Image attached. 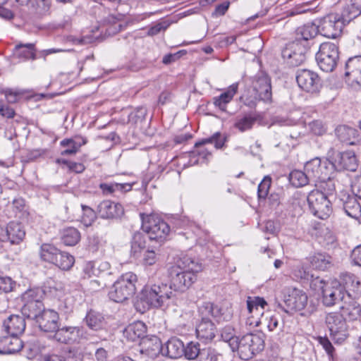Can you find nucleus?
I'll use <instances>...</instances> for the list:
<instances>
[{
	"mask_svg": "<svg viewBox=\"0 0 361 361\" xmlns=\"http://www.w3.org/2000/svg\"><path fill=\"white\" fill-rule=\"evenodd\" d=\"M97 213L102 219H113L121 217L124 213V209L119 203L111 200H104L98 204Z\"/></svg>",
	"mask_w": 361,
	"mask_h": 361,
	"instance_id": "nucleus-20",
	"label": "nucleus"
},
{
	"mask_svg": "<svg viewBox=\"0 0 361 361\" xmlns=\"http://www.w3.org/2000/svg\"><path fill=\"white\" fill-rule=\"evenodd\" d=\"M308 298L305 292L299 288L288 287L283 290V305L278 302L276 307L287 314L302 310L307 305Z\"/></svg>",
	"mask_w": 361,
	"mask_h": 361,
	"instance_id": "nucleus-6",
	"label": "nucleus"
},
{
	"mask_svg": "<svg viewBox=\"0 0 361 361\" xmlns=\"http://www.w3.org/2000/svg\"><path fill=\"white\" fill-rule=\"evenodd\" d=\"M173 296V292L166 283L146 285L135 302L136 309L145 312L150 307H160Z\"/></svg>",
	"mask_w": 361,
	"mask_h": 361,
	"instance_id": "nucleus-3",
	"label": "nucleus"
},
{
	"mask_svg": "<svg viewBox=\"0 0 361 361\" xmlns=\"http://www.w3.org/2000/svg\"><path fill=\"white\" fill-rule=\"evenodd\" d=\"M271 178L266 176L263 178L257 188V195L259 200H265L268 195L271 185Z\"/></svg>",
	"mask_w": 361,
	"mask_h": 361,
	"instance_id": "nucleus-53",
	"label": "nucleus"
},
{
	"mask_svg": "<svg viewBox=\"0 0 361 361\" xmlns=\"http://www.w3.org/2000/svg\"><path fill=\"white\" fill-rule=\"evenodd\" d=\"M3 93L5 94L7 101L9 103H15L18 101V97L23 94L20 91H13L11 89H6L3 90Z\"/></svg>",
	"mask_w": 361,
	"mask_h": 361,
	"instance_id": "nucleus-63",
	"label": "nucleus"
},
{
	"mask_svg": "<svg viewBox=\"0 0 361 361\" xmlns=\"http://www.w3.org/2000/svg\"><path fill=\"white\" fill-rule=\"evenodd\" d=\"M325 322L332 339L338 343L343 342L348 336V327L345 319L338 312H329Z\"/></svg>",
	"mask_w": 361,
	"mask_h": 361,
	"instance_id": "nucleus-11",
	"label": "nucleus"
},
{
	"mask_svg": "<svg viewBox=\"0 0 361 361\" xmlns=\"http://www.w3.org/2000/svg\"><path fill=\"white\" fill-rule=\"evenodd\" d=\"M142 228L150 240L162 242L169 235L171 228L161 217L154 214H140Z\"/></svg>",
	"mask_w": 361,
	"mask_h": 361,
	"instance_id": "nucleus-8",
	"label": "nucleus"
},
{
	"mask_svg": "<svg viewBox=\"0 0 361 361\" xmlns=\"http://www.w3.org/2000/svg\"><path fill=\"white\" fill-rule=\"evenodd\" d=\"M43 261L55 264L63 270H68V255L50 244H43L40 249Z\"/></svg>",
	"mask_w": 361,
	"mask_h": 361,
	"instance_id": "nucleus-14",
	"label": "nucleus"
},
{
	"mask_svg": "<svg viewBox=\"0 0 361 361\" xmlns=\"http://www.w3.org/2000/svg\"><path fill=\"white\" fill-rule=\"evenodd\" d=\"M310 129L312 132L317 135H322L326 132V128L323 123L319 121H314L310 124Z\"/></svg>",
	"mask_w": 361,
	"mask_h": 361,
	"instance_id": "nucleus-62",
	"label": "nucleus"
},
{
	"mask_svg": "<svg viewBox=\"0 0 361 361\" xmlns=\"http://www.w3.org/2000/svg\"><path fill=\"white\" fill-rule=\"evenodd\" d=\"M310 180V176L306 172L300 170H294L289 175V181L295 188L303 187L307 185Z\"/></svg>",
	"mask_w": 361,
	"mask_h": 361,
	"instance_id": "nucleus-40",
	"label": "nucleus"
},
{
	"mask_svg": "<svg viewBox=\"0 0 361 361\" xmlns=\"http://www.w3.org/2000/svg\"><path fill=\"white\" fill-rule=\"evenodd\" d=\"M226 140V136L217 132L210 137L202 139V140L197 142L195 147H198L206 144L214 143L216 149H221L224 146Z\"/></svg>",
	"mask_w": 361,
	"mask_h": 361,
	"instance_id": "nucleus-45",
	"label": "nucleus"
},
{
	"mask_svg": "<svg viewBox=\"0 0 361 361\" xmlns=\"http://www.w3.org/2000/svg\"><path fill=\"white\" fill-rule=\"evenodd\" d=\"M42 302H37V303H25L22 307L21 312L23 315L30 319L36 321L42 312L44 310Z\"/></svg>",
	"mask_w": 361,
	"mask_h": 361,
	"instance_id": "nucleus-35",
	"label": "nucleus"
},
{
	"mask_svg": "<svg viewBox=\"0 0 361 361\" xmlns=\"http://www.w3.org/2000/svg\"><path fill=\"white\" fill-rule=\"evenodd\" d=\"M335 133L338 139L346 145H354L357 143V131L353 128L345 125L338 126L335 130Z\"/></svg>",
	"mask_w": 361,
	"mask_h": 361,
	"instance_id": "nucleus-31",
	"label": "nucleus"
},
{
	"mask_svg": "<svg viewBox=\"0 0 361 361\" xmlns=\"http://www.w3.org/2000/svg\"><path fill=\"white\" fill-rule=\"evenodd\" d=\"M25 232L20 224L11 221L6 227H0V240L18 244L24 238Z\"/></svg>",
	"mask_w": 361,
	"mask_h": 361,
	"instance_id": "nucleus-17",
	"label": "nucleus"
},
{
	"mask_svg": "<svg viewBox=\"0 0 361 361\" xmlns=\"http://www.w3.org/2000/svg\"><path fill=\"white\" fill-rule=\"evenodd\" d=\"M327 164L328 161L326 160L322 161L320 158L315 157L305 164V171L307 175L310 176V180L314 181L325 180Z\"/></svg>",
	"mask_w": 361,
	"mask_h": 361,
	"instance_id": "nucleus-21",
	"label": "nucleus"
},
{
	"mask_svg": "<svg viewBox=\"0 0 361 361\" xmlns=\"http://www.w3.org/2000/svg\"><path fill=\"white\" fill-rule=\"evenodd\" d=\"M140 353L147 356L154 358L160 353H162V344L157 336L146 338L140 342Z\"/></svg>",
	"mask_w": 361,
	"mask_h": 361,
	"instance_id": "nucleus-29",
	"label": "nucleus"
},
{
	"mask_svg": "<svg viewBox=\"0 0 361 361\" xmlns=\"http://www.w3.org/2000/svg\"><path fill=\"white\" fill-rule=\"evenodd\" d=\"M200 322L196 325L197 337L202 341H212L217 333V328L211 317L217 322L229 321L233 317L231 308L220 307L211 302H203L198 306Z\"/></svg>",
	"mask_w": 361,
	"mask_h": 361,
	"instance_id": "nucleus-1",
	"label": "nucleus"
},
{
	"mask_svg": "<svg viewBox=\"0 0 361 361\" xmlns=\"http://www.w3.org/2000/svg\"><path fill=\"white\" fill-rule=\"evenodd\" d=\"M345 319V321H354L361 317V307L359 304L355 302L346 303L341 306L338 311Z\"/></svg>",
	"mask_w": 361,
	"mask_h": 361,
	"instance_id": "nucleus-36",
	"label": "nucleus"
},
{
	"mask_svg": "<svg viewBox=\"0 0 361 361\" xmlns=\"http://www.w3.org/2000/svg\"><path fill=\"white\" fill-rule=\"evenodd\" d=\"M99 188L105 195H110L116 190L130 191L132 189V185L129 183H101Z\"/></svg>",
	"mask_w": 361,
	"mask_h": 361,
	"instance_id": "nucleus-44",
	"label": "nucleus"
},
{
	"mask_svg": "<svg viewBox=\"0 0 361 361\" xmlns=\"http://www.w3.org/2000/svg\"><path fill=\"white\" fill-rule=\"evenodd\" d=\"M252 92L244 93L240 97L245 105L253 108L259 101L264 103L272 102L271 78L267 74L260 72L252 77Z\"/></svg>",
	"mask_w": 361,
	"mask_h": 361,
	"instance_id": "nucleus-4",
	"label": "nucleus"
},
{
	"mask_svg": "<svg viewBox=\"0 0 361 361\" xmlns=\"http://www.w3.org/2000/svg\"><path fill=\"white\" fill-rule=\"evenodd\" d=\"M143 260L147 265H152L155 264L157 260V250L147 249L144 254Z\"/></svg>",
	"mask_w": 361,
	"mask_h": 361,
	"instance_id": "nucleus-59",
	"label": "nucleus"
},
{
	"mask_svg": "<svg viewBox=\"0 0 361 361\" xmlns=\"http://www.w3.org/2000/svg\"><path fill=\"white\" fill-rule=\"evenodd\" d=\"M44 295V290L40 288H35L28 289L21 296L24 304L25 303H37V302H42V300Z\"/></svg>",
	"mask_w": 361,
	"mask_h": 361,
	"instance_id": "nucleus-42",
	"label": "nucleus"
},
{
	"mask_svg": "<svg viewBox=\"0 0 361 361\" xmlns=\"http://www.w3.org/2000/svg\"><path fill=\"white\" fill-rule=\"evenodd\" d=\"M345 76L352 85L361 86V56L350 57L345 63Z\"/></svg>",
	"mask_w": 361,
	"mask_h": 361,
	"instance_id": "nucleus-18",
	"label": "nucleus"
},
{
	"mask_svg": "<svg viewBox=\"0 0 361 361\" xmlns=\"http://www.w3.org/2000/svg\"><path fill=\"white\" fill-rule=\"evenodd\" d=\"M341 201L343 202V209L350 217L361 222V205L355 196L343 195Z\"/></svg>",
	"mask_w": 361,
	"mask_h": 361,
	"instance_id": "nucleus-26",
	"label": "nucleus"
},
{
	"mask_svg": "<svg viewBox=\"0 0 361 361\" xmlns=\"http://www.w3.org/2000/svg\"><path fill=\"white\" fill-rule=\"evenodd\" d=\"M238 87V83H233L229 86L226 92L221 94L219 97H214V104L221 111H225L226 104L233 99V96L237 92Z\"/></svg>",
	"mask_w": 361,
	"mask_h": 361,
	"instance_id": "nucleus-34",
	"label": "nucleus"
},
{
	"mask_svg": "<svg viewBox=\"0 0 361 361\" xmlns=\"http://www.w3.org/2000/svg\"><path fill=\"white\" fill-rule=\"evenodd\" d=\"M185 345L178 338L173 336L162 345V355L171 359L183 356Z\"/></svg>",
	"mask_w": 361,
	"mask_h": 361,
	"instance_id": "nucleus-23",
	"label": "nucleus"
},
{
	"mask_svg": "<svg viewBox=\"0 0 361 361\" xmlns=\"http://www.w3.org/2000/svg\"><path fill=\"white\" fill-rule=\"evenodd\" d=\"M317 27L322 35L335 39L341 35L344 25L338 17V13H329L322 18Z\"/></svg>",
	"mask_w": 361,
	"mask_h": 361,
	"instance_id": "nucleus-12",
	"label": "nucleus"
},
{
	"mask_svg": "<svg viewBox=\"0 0 361 361\" xmlns=\"http://www.w3.org/2000/svg\"><path fill=\"white\" fill-rule=\"evenodd\" d=\"M173 21L169 20H164L150 27L147 31L149 36H154L162 31H165L171 24Z\"/></svg>",
	"mask_w": 361,
	"mask_h": 361,
	"instance_id": "nucleus-52",
	"label": "nucleus"
},
{
	"mask_svg": "<svg viewBox=\"0 0 361 361\" xmlns=\"http://www.w3.org/2000/svg\"><path fill=\"white\" fill-rule=\"evenodd\" d=\"M338 47L331 42L322 43L316 54V61L320 69L331 72L337 66L339 58Z\"/></svg>",
	"mask_w": 361,
	"mask_h": 361,
	"instance_id": "nucleus-10",
	"label": "nucleus"
},
{
	"mask_svg": "<svg viewBox=\"0 0 361 361\" xmlns=\"http://www.w3.org/2000/svg\"><path fill=\"white\" fill-rule=\"evenodd\" d=\"M307 202L312 213L321 219H326L332 213V205L329 197L319 190H314L307 196Z\"/></svg>",
	"mask_w": 361,
	"mask_h": 361,
	"instance_id": "nucleus-9",
	"label": "nucleus"
},
{
	"mask_svg": "<svg viewBox=\"0 0 361 361\" xmlns=\"http://www.w3.org/2000/svg\"><path fill=\"white\" fill-rule=\"evenodd\" d=\"M126 333L128 338L133 341H135L137 339H141L142 341L147 338L146 336L147 326L145 323L140 321L129 325L126 329Z\"/></svg>",
	"mask_w": 361,
	"mask_h": 361,
	"instance_id": "nucleus-33",
	"label": "nucleus"
},
{
	"mask_svg": "<svg viewBox=\"0 0 361 361\" xmlns=\"http://www.w3.org/2000/svg\"><path fill=\"white\" fill-rule=\"evenodd\" d=\"M132 249L137 252L138 250L142 249L145 247V241L144 237L140 233H135L133 235L131 242Z\"/></svg>",
	"mask_w": 361,
	"mask_h": 361,
	"instance_id": "nucleus-56",
	"label": "nucleus"
},
{
	"mask_svg": "<svg viewBox=\"0 0 361 361\" xmlns=\"http://www.w3.org/2000/svg\"><path fill=\"white\" fill-rule=\"evenodd\" d=\"M309 48L293 40L288 43L281 51V56L288 65L298 66L306 59L305 55Z\"/></svg>",
	"mask_w": 361,
	"mask_h": 361,
	"instance_id": "nucleus-13",
	"label": "nucleus"
},
{
	"mask_svg": "<svg viewBox=\"0 0 361 361\" xmlns=\"http://www.w3.org/2000/svg\"><path fill=\"white\" fill-rule=\"evenodd\" d=\"M219 354L212 348H202L197 361H217Z\"/></svg>",
	"mask_w": 361,
	"mask_h": 361,
	"instance_id": "nucleus-50",
	"label": "nucleus"
},
{
	"mask_svg": "<svg viewBox=\"0 0 361 361\" xmlns=\"http://www.w3.org/2000/svg\"><path fill=\"white\" fill-rule=\"evenodd\" d=\"M307 259L311 267L317 270L325 271L331 265V257L325 252H314Z\"/></svg>",
	"mask_w": 361,
	"mask_h": 361,
	"instance_id": "nucleus-30",
	"label": "nucleus"
},
{
	"mask_svg": "<svg viewBox=\"0 0 361 361\" xmlns=\"http://www.w3.org/2000/svg\"><path fill=\"white\" fill-rule=\"evenodd\" d=\"M99 35H86L81 37H76L69 35V42L73 44L85 45L94 42L99 39Z\"/></svg>",
	"mask_w": 361,
	"mask_h": 361,
	"instance_id": "nucleus-54",
	"label": "nucleus"
},
{
	"mask_svg": "<svg viewBox=\"0 0 361 361\" xmlns=\"http://www.w3.org/2000/svg\"><path fill=\"white\" fill-rule=\"evenodd\" d=\"M331 164L338 171L348 170L355 171L358 166L357 157L352 151L338 153Z\"/></svg>",
	"mask_w": 361,
	"mask_h": 361,
	"instance_id": "nucleus-19",
	"label": "nucleus"
},
{
	"mask_svg": "<svg viewBox=\"0 0 361 361\" xmlns=\"http://www.w3.org/2000/svg\"><path fill=\"white\" fill-rule=\"evenodd\" d=\"M137 276L133 272L123 274L113 284L109 292L110 300L123 302L131 298L136 293Z\"/></svg>",
	"mask_w": 361,
	"mask_h": 361,
	"instance_id": "nucleus-5",
	"label": "nucleus"
},
{
	"mask_svg": "<svg viewBox=\"0 0 361 361\" xmlns=\"http://www.w3.org/2000/svg\"><path fill=\"white\" fill-rule=\"evenodd\" d=\"M266 305H267V302L263 298L248 297L247 299V307L250 313L252 312L254 310H257L259 307L264 310Z\"/></svg>",
	"mask_w": 361,
	"mask_h": 361,
	"instance_id": "nucleus-48",
	"label": "nucleus"
},
{
	"mask_svg": "<svg viewBox=\"0 0 361 361\" xmlns=\"http://www.w3.org/2000/svg\"><path fill=\"white\" fill-rule=\"evenodd\" d=\"M322 302L326 307H331L345 299L344 289L338 281H331L330 285L321 286Z\"/></svg>",
	"mask_w": 361,
	"mask_h": 361,
	"instance_id": "nucleus-16",
	"label": "nucleus"
},
{
	"mask_svg": "<svg viewBox=\"0 0 361 361\" xmlns=\"http://www.w3.org/2000/svg\"><path fill=\"white\" fill-rule=\"evenodd\" d=\"M360 14V8L355 4H350L343 7L341 13H338V17H340L345 26Z\"/></svg>",
	"mask_w": 361,
	"mask_h": 361,
	"instance_id": "nucleus-37",
	"label": "nucleus"
},
{
	"mask_svg": "<svg viewBox=\"0 0 361 361\" xmlns=\"http://www.w3.org/2000/svg\"><path fill=\"white\" fill-rule=\"evenodd\" d=\"M59 314L52 310H44L35 321L44 332H53L59 328Z\"/></svg>",
	"mask_w": 361,
	"mask_h": 361,
	"instance_id": "nucleus-22",
	"label": "nucleus"
},
{
	"mask_svg": "<svg viewBox=\"0 0 361 361\" xmlns=\"http://www.w3.org/2000/svg\"><path fill=\"white\" fill-rule=\"evenodd\" d=\"M256 117L251 114H245L242 117H238L235 121L234 127L240 132L250 130L256 122Z\"/></svg>",
	"mask_w": 361,
	"mask_h": 361,
	"instance_id": "nucleus-38",
	"label": "nucleus"
},
{
	"mask_svg": "<svg viewBox=\"0 0 361 361\" xmlns=\"http://www.w3.org/2000/svg\"><path fill=\"white\" fill-rule=\"evenodd\" d=\"M319 32L318 27L314 23H307L297 28L295 41L310 49L309 41L317 36Z\"/></svg>",
	"mask_w": 361,
	"mask_h": 361,
	"instance_id": "nucleus-27",
	"label": "nucleus"
},
{
	"mask_svg": "<svg viewBox=\"0 0 361 361\" xmlns=\"http://www.w3.org/2000/svg\"><path fill=\"white\" fill-rule=\"evenodd\" d=\"M202 269V265L188 255L180 257L169 269L171 290L184 292L196 281V273Z\"/></svg>",
	"mask_w": 361,
	"mask_h": 361,
	"instance_id": "nucleus-2",
	"label": "nucleus"
},
{
	"mask_svg": "<svg viewBox=\"0 0 361 361\" xmlns=\"http://www.w3.org/2000/svg\"><path fill=\"white\" fill-rule=\"evenodd\" d=\"M146 116L147 109L143 106L137 107L128 114V122L132 123L142 122L145 119Z\"/></svg>",
	"mask_w": 361,
	"mask_h": 361,
	"instance_id": "nucleus-49",
	"label": "nucleus"
},
{
	"mask_svg": "<svg viewBox=\"0 0 361 361\" xmlns=\"http://www.w3.org/2000/svg\"><path fill=\"white\" fill-rule=\"evenodd\" d=\"M82 215L81 216V221L86 226L92 225L96 219L97 211L95 212L91 207L81 204Z\"/></svg>",
	"mask_w": 361,
	"mask_h": 361,
	"instance_id": "nucleus-47",
	"label": "nucleus"
},
{
	"mask_svg": "<svg viewBox=\"0 0 361 361\" xmlns=\"http://www.w3.org/2000/svg\"><path fill=\"white\" fill-rule=\"evenodd\" d=\"M85 321L91 329L98 330L103 326L104 318L99 312L90 310L87 313Z\"/></svg>",
	"mask_w": 361,
	"mask_h": 361,
	"instance_id": "nucleus-39",
	"label": "nucleus"
},
{
	"mask_svg": "<svg viewBox=\"0 0 361 361\" xmlns=\"http://www.w3.org/2000/svg\"><path fill=\"white\" fill-rule=\"evenodd\" d=\"M183 356L190 360H197L202 348L200 344L197 342L191 341L185 345Z\"/></svg>",
	"mask_w": 361,
	"mask_h": 361,
	"instance_id": "nucleus-46",
	"label": "nucleus"
},
{
	"mask_svg": "<svg viewBox=\"0 0 361 361\" xmlns=\"http://www.w3.org/2000/svg\"><path fill=\"white\" fill-rule=\"evenodd\" d=\"M296 81L303 90L315 93L322 87V82L318 74L307 69H300L297 72Z\"/></svg>",
	"mask_w": 361,
	"mask_h": 361,
	"instance_id": "nucleus-15",
	"label": "nucleus"
},
{
	"mask_svg": "<svg viewBox=\"0 0 361 361\" xmlns=\"http://www.w3.org/2000/svg\"><path fill=\"white\" fill-rule=\"evenodd\" d=\"M16 286V282L11 277L0 276V290L4 293L11 292Z\"/></svg>",
	"mask_w": 361,
	"mask_h": 361,
	"instance_id": "nucleus-55",
	"label": "nucleus"
},
{
	"mask_svg": "<svg viewBox=\"0 0 361 361\" xmlns=\"http://www.w3.org/2000/svg\"><path fill=\"white\" fill-rule=\"evenodd\" d=\"M239 357L243 360L252 359L264 348V335L258 334H247L243 336L236 345Z\"/></svg>",
	"mask_w": 361,
	"mask_h": 361,
	"instance_id": "nucleus-7",
	"label": "nucleus"
},
{
	"mask_svg": "<svg viewBox=\"0 0 361 361\" xmlns=\"http://www.w3.org/2000/svg\"><path fill=\"white\" fill-rule=\"evenodd\" d=\"M321 183L319 185V190H322L325 194L327 195V197H329V195H331L333 192L335 190L334 184L333 183V181L330 179H329L328 181L325 182L324 180H320Z\"/></svg>",
	"mask_w": 361,
	"mask_h": 361,
	"instance_id": "nucleus-61",
	"label": "nucleus"
},
{
	"mask_svg": "<svg viewBox=\"0 0 361 361\" xmlns=\"http://www.w3.org/2000/svg\"><path fill=\"white\" fill-rule=\"evenodd\" d=\"M68 327L57 329L54 334V338L56 341L61 343H67L68 341Z\"/></svg>",
	"mask_w": 361,
	"mask_h": 361,
	"instance_id": "nucleus-60",
	"label": "nucleus"
},
{
	"mask_svg": "<svg viewBox=\"0 0 361 361\" xmlns=\"http://www.w3.org/2000/svg\"><path fill=\"white\" fill-rule=\"evenodd\" d=\"M221 338L224 341L228 343L233 351L235 350L239 338L235 336V329L233 326L227 325L222 328Z\"/></svg>",
	"mask_w": 361,
	"mask_h": 361,
	"instance_id": "nucleus-41",
	"label": "nucleus"
},
{
	"mask_svg": "<svg viewBox=\"0 0 361 361\" xmlns=\"http://www.w3.org/2000/svg\"><path fill=\"white\" fill-rule=\"evenodd\" d=\"M14 54L20 59H35V54L34 52V44H18L15 47Z\"/></svg>",
	"mask_w": 361,
	"mask_h": 361,
	"instance_id": "nucleus-43",
	"label": "nucleus"
},
{
	"mask_svg": "<svg viewBox=\"0 0 361 361\" xmlns=\"http://www.w3.org/2000/svg\"><path fill=\"white\" fill-rule=\"evenodd\" d=\"M110 267V264L106 261H89L85 263L83 271L89 277L99 276L109 271Z\"/></svg>",
	"mask_w": 361,
	"mask_h": 361,
	"instance_id": "nucleus-32",
	"label": "nucleus"
},
{
	"mask_svg": "<svg viewBox=\"0 0 361 361\" xmlns=\"http://www.w3.org/2000/svg\"><path fill=\"white\" fill-rule=\"evenodd\" d=\"M25 329V319L19 315H11L4 322L3 329L8 335L19 336Z\"/></svg>",
	"mask_w": 361,
	"mask_h": 361,
	"instance_id": "nucleus-28",
	"label": "nucleus"
},
{
	"mask_svg": "<svg viewBox=\"0 0 361 361\" xmlns=\"http://www.w3.org/2000/svg\"><path fill=\"white\" fill-rule=\"evenodd\" d=\"M340 286L344 289L345 295L349 298H357L359 294L360 282L358 279L353 274L345 273L341 276L340 281H338Z\"/></svg>",
	"mask_w": 361,
	"mask_h": 361,
	"instance_id": "nucleus-24",
	"label": "nucleus"
},
{
	"mask_svg": "<svg viewBox=\"0 0 361 361\" xmlns=\"http://www.w3.org/2000/svg\"><path fill=\"white\" fill-rule=\"evenodd\" d=\"M23 347L19 337L8 335L0 337V355H10L18 353Z\"/></svg>",
	"mask_w": 361,
	"mask_h": 361,
	"instance_id": "nucleus-25",
	"label": "nucleus"
},
{
	"mask_svg": "<svg viewBox=\"0 0 361 361\" xmlns=\"http://www.w3.org/2000/svg\"><path fill=\"white\" fill-rule=\"evenodd\" d=\"M187 53L185 50H180L173 54H166L162 59V63L164 64L168 65L171 63H173L178 60L181 56L185 55Z\"/></svg>",
	"mask_w": 361,
	"mask_h": 361,
	"instance_id": "nucleus-58",
	"label": "nucleus"
},
{
	"mask_svg": "<svg viewBox=\"0 0 361 361\" xmlns=\"http://www.w3.org/2000/svg\"><path fill=\"white\" fill-rule=\"evenodd\" d=\"M279 319L280 317L278 314H272L267 318V328L269 331H274L282 328V325H281L279 322Z\"/></svg>",
	"mask_w": 361,
	"mask_h": 361,
	"instance_id": "nucleus-57",
	"label": "nucleus"
},
{
	"mask_svg": "<svg viewBox=\"0 0 361 361\" xmlns=\"http://www.w3.org/2000/svg\"><path fill=\"white\" fill-rule=\"evenodd\" d=\"M80 233L75 228L69 227V246L75 245L80 240Z\"/></svg>",
	"mask_w": 361,
	"mask_h": 361,
	"instance_id": "nucleus-64",
	"label": "nucleus"
},
{
	"mask_svg": "<svg viewBox=\"0 0 361 361\" xmlns=\"http://www.w3.org/2000/svg\"><path fill=\"white\" fill-rule=\"evenodd\" d=\"M87 142V139L80 135H75L69 138V155L75 154L80 147Z\"/></svg>",
	"mask_w": 361,
	"mask_h": 361,
	"instance_id": "nucleus-51",
	"label": "nucleus"
}]
</instances>
